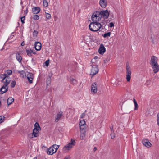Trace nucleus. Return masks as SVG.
<instances>
[{
	"mask_svg": "<svg viewBox=\"0 0 159 159\" xmlns=\"http://www.w3.org/2000/svg\"><path fill=\"white\" fill-rule=\"evenodd\" d=\"M40 11V9L38 7H34L32 9V11L33 13L35 14L39 13Z\"/></svg>",
	"mask_w": 159,
	"mask_h": 159,
	"instance_id": "aec40b11",
	"label": "nucleus"
},
{
	"mask_svg": "<svg viewBox=\"0 0 159 159\" xmlns=\"http://www.w3.org/2000/svg\"><path fill=\"white\" fill-rule=\"evenodd\" d=\"M22 24H24L25 23L24 21L25 20V16H23L20 18Z\"/></svg>",
	"mask_w": 159,
	"mask_h": 159,
	"instance_id": "4c0bfd02",
	"label": "nucleus"
},
{
	"mask_svg": "<svg viewBox=\"0 0 159 159\" xmlns=\"http://www.w3.org/2000/svg\"><path fill=\"white\" fill-rule=\"evenodd\" d=\"M45 15L46 18L47 19L49 20L51 18V16L49 13L45 12Z\"/></svg>",
	"mask_w": 159,
	"mask_h": 159,
	"instance_id": "cd10ccee",
	"label": "nucleus"
},
{
	"mask_svg": "<svg viewBox=\"0 0 159 159\" xmlns=\"http://www.w3.org/2000/svg\"><path fill=\"white\" fill-rule=\"evenodd\" d=\"M154 73H156L159 71V65L158 64L151 65Z\"/></svg>",
	"mask_w": 159,
	"mask_h": 159,
	"instance_id": "dca6fc26",
	"label": "nucleus"
},
{
	"mask_svg": "<svg viewBox=\"0 0 159 159\" xmlns=\"http://www.w3.org/2000/svg\"><path fill=\"white\" fill-rule=\"evenodd\" d=\"M86 37H86H84V39H86V37Z\"/></svg>",
	"mask_w": 159,
	"mask_h": 159,
	"instance_id": "3c124183",
	"label": "nucleus"
},
{
	"mask_svg": "<svg viewBox=\"0 0 159 159\" xmlns=\"http://www.w3.org/2000/svg\"><path fill=\"white\" fill-rule=\"evenodd\" d=\"M157 61L158 58L154 56H152L150 60V64L151 65L158 64Z\"/></svg>",
	"mask_w": 159,
	"mask_h": 159,
	"instance_id": "4468645a",
	"label": "nucleus"
},
{
	"mask_svg": "<svg viewBox=\"0 0 159 159\" xmlns=\"http://www.w3.org/2000/svg\"><path fill=\"white\" fill-rule=\"evenodd\" d=\"M107 0H100L99 4L101 7L103 8H105L107 5Z\"/></svg>",
	"mask_w": 159,
	"mask_h": 159,
	"instance_id": "6ab92c4d",
	"label": "nucleus"
},
{
	"mask_svg": "<svg viewBox=\"0 0 159 159\" xmlns=\"http://www.w3.org/2000/svg\"><path fill=\"white\" fill-rule=\"evenodd\" d=\"M34 76V75L31 73H28L27 75V78L30 83L32 84L33 82V80Z\"/></svg>",
	"mask_w": 159,
	"mask_h": 159,
	"instance_id": "ddd939ff",
	"label": "nucleus"
},
{
	"mask_svg": "<svg viewBox=\"0 0 159 159\" xmlns=\"http://www.w3.org/2000/svg\"><path fill=\"white\" fill-rule=\"evenodd\" d=\"M126 79L127 82H129L131 78L132 74L130 67L128 66H127L126 67Z\"/></svg>",
	"mask_w": 159,
	"mask_h": 159,
	"instance_id": "0eeeda50",
	"label": "nucleus"
},
{
	"mask_svg": "<svg viewBox=\"0 0 159 159\" xmlns=\"http://www.w3.org/2000/svg\"><path fill=\"white\" fill-rule=\"evenodd\" d=\"M12 74V71L10 70H7L4 71V74H1L0 75V78L2 80L1 82H5L6 84H9L11 81V78L9 76V75Z\"/></svg>",
	"mask_w": 159,
	"mask_h": 159,
	"instance_id": "f257e3e1",
	"label": "nucleus"
},
{
	"mask_svg": "<svg viewBox=\"0 0 159 159\" xmlns=\"http://www.w3.org/2000/svg\"><path fill=\"white\" fill-rule=\"evenodd\" d=\"M26 53L28 56L29 57L32 56V53L33 52V50L31 49H27L26 50Z\"/></svg>",
	"mask_w": 159,
	"mask_h": 159,
	"instance_id": "a878e982",
	"label": "nucleus"
},
{
	"mask_svg": "<svg viewBox=\"0 0 159 159\" xmlns=\"http://www.w3.org/2000/svg\"><path fill=\"white\" fill-rule=\"evenodd\" d=\"M70 156L69 155L66 156L64 159H70Z\"/></svg>",
	"mask_w": 159,
	"mask_h": 159,
	"instance_id": "a19ab883",
	"label": "nucleus"
},
{
	"mask_svg": "<svg viewBox=\"0 0 159 159\" xmlns=\"http://www.w3.org/2000/svg\"><path fill=\"white\" fill-rule=\"evenodd\" d=\"M102 16V18L106 19L109 16V13L107 10H103L100 11Z\"/></svg>",
	"mask_w": 159,
	"mask_h": 159,
	"instance_id": "9d476101",
	"label": "nucleus"
},
{
	"mask_svg": "<svg viewBox=\"0 0 159 159\" xmlns=\"http://www.w3.org/2000/svg\"><path fill=\"white\" fill-rule=\"evenodd\" d=\"M16 59L19 62H20L22 60V58L21 55L19 53H16Z\"/></svg>",
	"mask_w": 159,
	"mask_h": 159,
	"instance_id": "4be33fe9",
	"label": "nucleus"
},
{
	"mask_svg": "<svg viewBox=\"0 0 159 159\" xmlns=\"http://www.w3.org/2000/svg\"><path fill=\"white\" fill-rule=\"evenodd\" d=\"M38 34V32L36 30H34V31H33V37L34 38H36V37H37V36Z\"/></svg>",
	"mask_w": 159,
	"mask_h": 159,
	"instance_id": "473e14b6",
	"label": "nucleus"
},
{
	"mask_svg": "<svg viewBox=\"0 0 159 159\" xmlns=\"http://www.w3.org/2000/svg\"><path fill=\"white\" fill-rule=\"evenodd\" d=\"M28 12V9L27 8L26 10L25 11V13L26 14Z\"/></svg>",
	"mask_w": 159,
	"mask_h": 159,
	"instance_id": "37998d69",
	"label": "nucleus"
},
{
	"mask_svg": "<svg viewBox=\"0 0 159 159\" xmlns=\"http://www.w3.org/2000/svg\"><path fill=\"white\" fill-rule=\"evenodd\" d=\"M85 114L84 113H82L80 116V118L82 119L84 117Z\"/></svg>",
	"mask_w": 159,
	"mask_h": 159,
	"instance_id": "ea45409f",
	"label": "nucleus"
},
{
	"mask_svg": "<svg viewBox=\"0 0 159 159\" xmlns=\"http://www.w3.org/2000/svg\"><path fill=\"white\" fill-rule=\"evenodd\" d=\"M34 127L33 133L29 135V137L31 138L37 137L38 136L39 131L41 130V128L38 122L35 123Z\"/></svg>",
	"mask_w": 159,
	"mask_h": 159,
	"instance_id": "20e7f679",
	"label": "nucleus"
},
{
	"mask_svg": "<svg viewBox=\"0 0 159 159\" xmlns=\"http://www.w3.org/2000/svg\"><path fill=\"white\" fill-rule=\"evenodd\" d=\"M114 24L112 22L110 23L108 25V26L110 27H112L114 26Z\"/></svg>",
	"mask_w": 159,
	"mask_h": 159,
	"instance_id": "58836bf2",
	"label": "nucleus"
},
{
	"mask_svg": "<svg viewBox=\"0 0 159 159\" xmlns=\"http://www.w3.org/2000/svg\"><path fill=\"white\" fill-rule=\"evenodd\" d=\"M16 82L15 81H12L11 84V87H14L16 84Z\"/></svg>",
	"mask_w": 159,
	"mask_h": 159,
	"instance_id": "72a5a7b5",
	"label": "nucleus"
},
{
	"mask_svg": "<svg viewBox=\"0 0 159 159\" xmlns=\"http://www.w3.org/2000/svg\"><path fill=\"white\" fill-rule=\"evenodd\" d=\"M33 159H37V157H35Z\"/></svg>",
	"mask_w": 159,
	"mask_h": 159,
	"instance_id": "09e8293b",
	"label": "nucleus"
},
{
	"mask_svg": "<svg viewBox=\"0 0 159 159\" xmlns=\"http://www.w3.org/2000/svg\"><path fill=\"white\" fill-rule=\"evenodd\" d=\"M86 132L80 131V138L81 140H84L86 136Z\"/></svg>",
	"mask_w": 159,
	"mask_h": 159,
	"instance_id": "412c9836",
	"label": "nucleus"
},
{
	"mask_svg": "<svg viewBox=\"0 0 159 159\" xmlns=\"http://www.w3.org/2000/svg\"><path fill=\"white\" fill-rule=\"evenodd\" d=\"M142 143L144 146L147 148H149L152 146V144L147 139H143Z\"/></svg>",
	"mask_w": 159,
	"mask_h": 159,
	"instance_id": "f8f14e48",
	"label": "nucleus"
},
{
	"mask_svg": "<svg viewBox=\"0 0 159 159\" xmlns=\"http://www.w3.org/2000/svg\"><path fill=\"white\" fill-rule=\"evenodd\" d=\"M34 48L37 51H40L42 47L41 43L39 42H36L34 44Z\"/></svg>",
	"mask_w": 159,
	"mask_h": 159,
	"instance_id": "f3484780",
	"label": "nucleus"
},
{
	"mask_svg": "<svg viewBox=\"0 0 159 159\" xmlns=\"http://www.w3.org/2000/svg\"><path fill=\"white\" fill-rule=\"evenodd\" d=\"M91 71L90 75L92 76L97 74L98 72V69L97 65L95 64H93L91 66Z\"/></svg>",
	"mask_w": 159,
	"mask_h": 159,
	"instance_id": "6e6552de",
	"label": "nucleus"
},
{
	"mask_svg": "<svg viewBox=\"0 0 159 159\" xmlns=\"http://www.w3.org/2000/svg\"><path fill=\"white\" fill-rule=\"evenodd\" d=\"M75 139H71L70 141L63 147L62 151L65 153L68 152L75 145Z\"/></svg>",
	"mask_w": 159,
	"mask_h": 159,
	"instance_id": "f03ea898",
	"label": "nucleus"
},
{
	"mask_svg": "<svg viewBox=\"0 0 159 159\" xmlns=\"http://www.w3.org/2000/svg\"><path fill=\"white\" fill-rule=\"evenodd\" d=\"M111 34V33L110 32H108L105 33L104 34L102 35V36L104 38H108L110 36Z\"/></svg>",
	"mask_w": 159,
	"mask_h": 159,
	"instance_id": "bb28decb",
	"label": "nucleus"
},
{
	"mask_svg": "<svg viewBox=\"0 0 159 159\" xmlns=\"http://www.w3.org/2000/svg\"><path fill=\"white\" fill-rule=\"evenodd\" d=\"M4 84V85L0 89V93L2 94L6 92L8 90L7 85L9 84H6L5 82H2Z\"/></svg>",
	"mask_w": 159,
	"mask_h": 159,
	"instance_id": "9b49d317",
	"label": "nucleus"
},
{
	"mask_svg": "<svg viewBox=\"0 0 159 159\" xmlns=\"http://www.w3.org/2000/svg\"><path fill=\"white\" fill-rule=\"evenodd\" d=\"M79 126H85L86 125L85 120L84 119H80L79 122Z\"/></svg>",
	"mask_w": 159,
	"mask_h": 159,
	"instance_id": "5701e85b",
	"label": "nucleus"
},
{
	"mask_svg": "<svg viewBox=\"0 0 159 159\" xmlns=\"http://www.w3.org/2000/svg\"><path fill=\"white\" fill-rule=\"evenodd\" d=\"M98 58L97 57V56H96L94 57V59H96L97 58Z\"/></svg>",
	"mask_w": 159,
	"mask_h": 159,
	"instance_id": "de8ad7c7",
	"label": "nucleus"
},
{
	"mask_svg": "<svg viewBox=\"0 0 159 159\" xmlns=\"http://www.w3.org/2000/svg\"><path fill=\"white\" fill-rule=\"evenodd\" d=\"M4 119V117L2 116H0V123H2Z\"/></svg>",
	"mask_w": 159,
	"mask_h": 159,
	"instance_id": "c9c22d12",
	"label": "nucleus"
},
{
	"mask_svg": "<svg viewBox=\"0 0 159 159\" xmlns=\"http://www.w3.org/2000/svg\"><path fill=\"white\" fill-rule=\"evenodd\" d=\"M70 81L71 84H77V81L74 78H70Z\"/></svg>",
	"mask_w": 159,
	"mask_h": 159,
	"instance_id": "c85d7f7f",
	"label": "nucleus"
},
{
	"mask_svg": "<svg viewBox=\"0 0 159 159\" xmlns=\"http://www.w3.org/2000/svg\"><path fill=\"white\" fill-rule=\"evenodd\" d=\"M14 101V99L12 97H10L8 99H7V104L9 106V105L11 104H12L13 102Z\"/></svg>",
	"mask_w": 159,
	"mask_h": 159,
	"instance_id": "b1692460",
	"label": "nucleus"
},
{
	"mask_svg": "<svg viewBox=\"0 0 159 159\" xmlns=\"http://www.w3.org/2000/svg\"><path fill=\"white\" fill-rule=\"evenodd\" d=\"M157 123L158 126H159V112L157 115Z\"/></svg>",
	"mask_w": 159,
	"mask_h": 159,
	"instance_id": "e433bc0d",
	"label": "nucleus"
},
{
	"mask_svg": "<svg viewBox=\"0 0 159 159\" xmlns=\"http://www.w3.org/2000/svg\"><path fill=\"white\" fill-rule=\"evenodd\" d=\"M112 134H111V135H112ZM111 137L112 139H113L115 137V136H114L113 137H112V135H111Z\"/></svg>",
	"mask_w": 159,
	"mask_h": 159,
	"instance_id": "49530a36",
	"label": "nucleus"
},
{
	"mask_svg": "<svg viewBox=\"0 0 159 159\" xmlns=\"http://www.w3.org/2000/svg\"><path fill=\"white\" fill-rule=\"evenodd\" d=\"M22 73H23L24 72H23V71H22Z\"/></svg>",
	"mask_w": 159,
	"mask_h": 159,
	"instance_id": "603ef678",
	"label": "nucleus"
},
{
	"mask_svg": "<svg viewBox=\"0 0 159 159\" xmlns=\"http://www.w3.org/2000/svg\"><path fill=\"white\" fill-rule=\"evenodd\" d=\"M59 147V145L54 144L52 146L48 149L47 153L48 155H52L57 152Z\"/></svg>",
	"mask_w": 159,
	"mask_h": 159,
	"instance_id": "423d86ee",
	"label": "nucleus"
},
{
	"mask_svg": "<svg viewBox=\"0 0 159 159\" xmlns=\"http://www.w3.org/2000/svg\"><path fill=\"white\" fill-rule=\"evenodd\" d=\"M49 64V60H48L43 63V66H48Z\"/></svg>",
	"mask_w": 159,
	"mask_h": 159,
	"instance_id": "7c9ffc66",
	"label": "nucleus"
},
{
	"mask_svg": "<svg viewBox=\"0 0 159 159\" xmlns=\"http://www.w3.org/2000/svg\"><path fill=\"white\" fill-rule=\"evenodd\" d=\"M133 101H134V106H135V107L134 108V110H137L138 108V105L137 103V102L134 99Z\"/></svg>",
	"mask_w": 159,
	"mask_h": 159,
	"instance_id": "c756f323",
	"label": "nucleus"
},
{
	"mask_svg": "<svg viewBox=\"0 0 159 159\" xmlns=\"http://www.w3.org/2000/svg\"><path fill=\"white\" fill-rule=\"evenodd\" d=\"M96 149H97L96 148H95H95H94V150H96Z\"/></svg>",
	"mask_w": 159,
	"mask_h": 159,
	"instance_id": "8fccbe9b",
	"label": "nucleus"
},
{
	"mask_svg": "<svg viewBox=\"0 0 159 159\" xmlns=\"http://www.w3.org/2000/svg\"><path fill=\"white\" fill-rule=\"evenodd\" d=\"M98 91V86L96 83H92L91 86V92L93 94H96Z\"/></svg>",
	"mask_w": 159,
	"mask_h": 159,
	"instance_id": "1a4fd4ad",
	"label": "nucleus"
},
{
	"mask_svg": "<svg viewBox=\"0 0 159 159\" xmlns=\"http://www.w3.org/2000/svg\"><path fill=\"white\" fill-rule=\"evenodd\" d=\"M80 131L86 132L87 125L80 126Z\"/></svg>",
	"mask_w": 159,
	"mask_h": 159,
	"instance_id": "393cba45",
	"label": "nucleus"
},
{
	"mask_svg": "<svg viewBox=\"0 0 159 159\" xmlns=\"http://www.w3.org/2000/svg\"><path fill=\"white\" fill-rule=\"evenodd\" d=\"M21 45L22 46H23L24 45V42H22L21 44Z\"/></svg>",
	"mask_w": 159,
	"mask_h": 159,
	"instance_id": "a18cd8bd",
	"label": "nucleus"
},
{
	"mask_svg": "<svg viewBox=\"0 0 159 159\" xmlns=\"http://www.w3.org/2000/svg\"><path fill=\"white\" fill-rule=\"evenodd\" d=\"M102 19V16L99 11H95L91 16V20L92 21L98 22Z\"/></svg>",
	"mask_w": 159,
	"mask_h": 159,
	"instance_id": "39448f33",
	"label": "nucleus"
},
{
	"mask_svg": "<svg viewBox=\"0 0 159 159\" xmlns=\"http://www.w3.org/2000/svg\"><path fill=\"white\" fill-rule=\"evenodd\" d=\"M101 24L99 22L92 21L89 25L90 30L93 32L99 31L102 28Z\"/></svg>",
	"mask_w": 159,
	"mask_h": 159,
	"instance_id": "7ed1b4c3",
	"label": "nucleus"
},
{
	"mask_svg": "<svg viewBox=\"0 0 159 159\" xmlns=\"http://www.w3.org/2000/svg\"><path fill=\"white\" fill-rule=\"evenodd\" d=\"M106 52V48L102 44L100 45L99 49L98 50L99 53L100 54H103Z\"/></svg>",
	"mask_w": 159,
	"mask_h": 159,
	"instance_id": "2eb2a0df",
	"label": "nucleus"
},
{
	"mask_svg": "<svg viewBox=\"0 0 159 159\" xmlns=\"http://www.w3.org/2000/svg\"><path fill=\"white\" fill-rule=\"evenodd\" d=\"M32 53L34 54H36V52H35L33 50V52H32Z\"/></svg>",
	"mask_w": 159,
	"mask_h": 159,
	"instance_id": "c03bdc74",
	"label": "nucleus"
},
{
	"mask_svg": "<svg viewBox=\"0 0 159 159\" xmlns=\"http://www.w3.org/2000/svg\"><path fill=\"white\" fill-rule=\"evenodd\" d=\"M108 61L107 60V59H105L104 60V61L105 63L107 62Z\"/></svg>",
	"mask_w": 159,
	"mask_h": 159,
	"instance_id": "79ce46f5",
	"label": "nucleus"
},
{
	"mask_svg": "<svg viewBox=\"0 0 159 159\" xmlns=\"http://www.w3.org/2000/svg\"><path fill=\"white\" fill-rule=\"evenodd\" d=\"M43 5L44 7H47L48 6V2L47 0H44L43 1Z\"/></svg>",
	"mask_w": 159,
	"mask_h": 159,
	"instance_id": "2f4dec72",
	"label": "nucleus"
},
{
	"mask_svg": "<svg viewBox=\"0 0 159 159\" xmlns=\"http://www.w3.org/2000/svg\"><path fill=\"white\" fill-rule=\"evenodd\" d=\"M33 18L34 20H38L39 19V16L38 15H37L36 14H35V15H34L33 16Z\"/></svg>",
	"mask_w": 159,
	"mask_h": 159,
	"instance_id": "f704fd0d",
	"label": "nucleus"
},
{
	"mask_svg": "<svg viewBox=\"0 0 159 159\" xmlns=\"http://www.w3.org/2000/svg\"><path fill=\"white\" fill-rule=\"evenodd\" d=\"M63 112L60 111L55 116V121L58 122L62 116Z\"/></svg>",
	"mask_w": 159,
	"mask_h": 159,
	"instance_id": "a211bd4d",
	"label": "nucleus"
}]
</instances>
